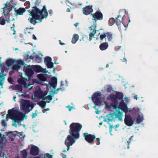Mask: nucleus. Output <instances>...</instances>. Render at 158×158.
I'll return each mask as SVG.
<instances>
[{"mask_svg": "<svg viewBox=\"0 0 158 158\" xmlns=\"http://www.w3.org/2000/svg\"><path fill=\"white\" fill-rule=\"evenodd\" d=\"M121 60L123 62H125L126 64L127 63V61L125 57H124L123 59H121Z\"/></svg>", "mask_w": 158, "mask_h": 158, "instance_id": "6e6d98bb", "label": "nucleus"}, {"mask_svg": "<svg viewBox=\"0 0 158 158\" xmlns=\"http://www.w3.org/2000/svg\"><path fill=\"white\" fill-rule=\"evenodd\" d=\"M124 120V123L127 126L130 127L133 125L134 122L132 117L129 114L125 113Z\"/></svg>", "mask_w": 158, "mask_h": 158, "instance_id": "f8f14e48", "label": "nucleus"}, {"mask_svg": "<svg viewBox=\"0 0 158 158\" xmlns=\"http://www.w3.org/2000/svg\"><path fill=\"white\" fill-rule=\"evenodd\" d=\"M41 71L43 72H41L47 73V71L46 69H43V68Z\"/></svg>", "mask_w": 158, "mask_h": 158, "instance_id": "bf43d9fd", "label": "nucleus"}, {"mask_svg": "<svg viewBox=\"0 0 158 158\" xmlns=\"http://www.w3.org/2000/svg\"><path fill=\"white\" fill-rule=\"evenodd\" d=\"M101 95V93L100 92H96L92 95L91 99L93 102L94 103L95 106L94 108L97 106H98L101 104V101L99 97Z\"/></svg>", "mask_w": 158, "mask_h": 158, "instance_id": "423d86ee", "label": "nucleus"}, {"mask_svg": "<svg viewBox=\"0 0 158 158\" xmlns=\"http://www.w3.org/2000/svg\"><path fill=\"white\" fill-rule=\"evenodd\" d=\"M5 139V135L0 133V144L2 143Z\"/></svg>", "mask_w": 158, "mask_h": 158, "instance_id": "c9c22d12", "label": "nucleus"}, {"mask_svg": "<svg viewBox=\"0 0 158 158\" xmlns=\"http://www.w3.org/2000/svg\"><path fill=\"white\" fill-rule=\"evenodd\" d=\"M6 117L13 120L15 123H13L12 125L16 127L17 124L15 123H19L20 121L23 120V115L21 112L13 108L9 110L8 114L6 115Z\"/></svg>", "mask_w": 158, "mask_h": 158, "instance_id": "7ed1b4c3", "label": "nucleus"}, {"mask_svg": "<svg viewBox=\"0 0 158 158\" xmlns=\"http://www.w3.org/2000/svg\"><path fill=\"white\" fill-rule=\"evenodd\" d=\"M107 99L108 100L111 101L113 103V105H111L114 107L115 108L116 106L118 105V100L116 99L115 96L113 94H110L107 97Z\"/></svg>", "mask_w": 158, "mask_h": 158, "instance_id": "ddd939ff", "label": "nucleus"}, {"mask_svg": "<svg viewBox=\"0 0 158 158\" xmlns=\"http://www.w3.org/2000/svg\"><path fill=\"white\" fill-rule=\"evenodd\" d=\"M49 84L54 89H55L57 84V78L55 77H53L51 79V82Z\"/></svg>", "mask_w": 158, "mask_h": 158, "instance_id": "412c9836", "label": "nucleus"}, {"mask_svg": "<svg viewBox=\"0 0 158 158\" xmlns=\"http://www.w3.org/2000/svg\"><path fill=\"white\" fill-rule=\"evenodd\" d=\"M44 92L41 91V89L39 88L38 89H36L34 93V96L35 97L39 98H42L46 95Z\"/></svg>", "mask_w": 158, "mask_h": 158, "instance_id": "2eb2a0df", "label": "nucleus"}, {"mask_svg": "<svg viewBox=\"0 0 158 158\" xmlns=\"http://www.w3.org/2000/svg\"><path fill=\"white\" fill-rule=\"evenodd\" d=\"M11 29L14 31L13 34L15 35V34L16 31L15 29H14V28H13V27H11Z\"/></svg>", "mask_w": 158, "mask_h": 158, "instance_id": "13d9d810", "label": "nucleus"}, {"mask_svg": "<svg viewBox=\"0 0 158 158\" xmlns=\"http://www.w3.org/2000/svg\"><path fill=\"white\" fill-rule=\"evenodd\" d=\"M100 39L101 40H103L104 38L105 40L107 39L109 41H112L113 38V34L110 32H104L100 36Z\"/></svg>", "mask_w": 158, "mask_h": 158, "instance_id": "1a4fd4ad", "label": "nucleus"}, {"mask_svg": "<svg viewBox=\"0 0 158 158\" xmlns=\"http://www.w3.org/2000/svg\"><path fill=\"white\" fill-rule=\"evenodd\" d=\"M123 111H120L119 110L115 109L114 113L110 114V116L107 119L109 121H114L115 118H117L119 120L122 121H123Z\"/></svg>", "mask_w": 158, "mask_h": 158, "instance_id": "39448f33", "label": "nucleus"}, {"mask_svg": "<svg viewBox=\"0 0 158 158\" xmlns=\"http://www.w3.org/2000/svg\"><path fill=\"white\" fill-rule=\"evenodd\" d=\"M12 88L13 89L17 90L20 92H22L23 90L22 86L18 84L13 85L12 86Z\"/></svg>", "mask_w": 158, "mask_h": 158, "instance_id": "bb28decb", "label": "nucleus"}, {"mask_svg": "<svg viewBox=\"0 0 158 158\" xmlns=\"http://www.w3.org/2000/svg\"><path fill=\"white\" fill-rule=\"evenodd\" d=\"M35 59L38 63H40L41 61V58L37 55H36Z\"/></svg>", "mask_w": 158, "mask_h": 158, "instance_id": "c03bdc74", "label": "nucleus"}, {"mask_svg": "<svg viewBox=\"0 0 158 158\" xmlns=\"http://www.w3.org/2000/svg\"><path fill=\"white\" fill-rule=\"evenodd\" d=\"M133 136H131L130 138L129 139V141H127V142H126L125 143V145H126L127 146V149H129V144L131 143V139L133 138Z\"/></svg>", "mask_w": 158, "mask_h": 158, "instance_id": "ea45409f", "label": "nucleus"}, {"mask_svg": "<svg viewBox=\"0 0 158 158\" xmlns=\"http://www.w3.org/2000/svg\"><path fill=\"white\" fill-rule=\"evenodd\" d=\"M39 149L36 146L32 145L30 150V154L33 156H37L39 152Z\"/></svg>", "mask_w": 158, "mask_h": 158, "instance_id": "f3484780", "label": "nucleus"}, {"mask_svg": "<svg viewBox=\"0 0 158 158\" xmlns=\"http://www.w3.org/2000/svg\"><path fill=\"white\" fill-rule=\"evenodd\" d=\"M91 15L93 17L92 19L95 21L93 24L96 23V22L97 21L102 20L103 19V14L100 11H97L94 14H91Z\"/></svg>", "mask_w": 158, "mask_h": 158, "instance_id": "6e6552de", "label": "nucleus"}, {"mask_svg": "<svg viewBox=\"0 0 158 158\" xmlns=\"http://www.w3.org/2000/svg\"><path fill=\"white\" fill-rule=\"evenodd\" d=\"M28 11L30 12L31 16V17H29L28 20L31 23L34 25L38 23L37 20H39L40 22H41L42 20L46 17L48 15V12L45 6H43L41 10L36 6H34L31 11L28 10Z\"/></svg>", "mask_w": 158, "mask_h": 158, "instance_id": "f03ea898", "label": "nucleus"}, {"mask_svg": "<svg viewBox=\"0 0 158 158\" xmlns=\"http://www.w3.org/2000/svg\"><path fill=\"white\" fill-rule=\"evenodd\" d=\"M79 24V23H77L74 24V26L77 27V26H78Z\"/></svg>", "mask_w": 158, "mask_h": 158, "instance_id": "69168bd1", "label": "nucleus"}, {"mask_svg": "<svg viewBox=\"0 0 158 158\" xmlns=\"http://www.w3.org/2000/svg\"><path fill=\"white\" fill-rule=\"evenodd\" d=\"M96 23H94L91 26L89 27V28L90 30H92V32H90L89 34V41H91L92 40V38L94 36L95 34L96 33Z\"/></svg>", "mask_w": 158, "mask_h": 158, "instance_id": "4468645a", "label": "nucleus"}, {"mask_svg": "<svg viewBox=\"0 0 158 158\" xmlns=\"http://www.w3.org/2000/svg\"><path fill=\"white\" fill-rule=\"evenodd\" d=\"M59 41L60 42V44L61 45H64V44H65L64 43H62L61 42V40H59Z\"/></svg>", "mask_w": 158, "mask_h": 158, "instance_id": "0e129e2a", "label": "nucleus"}, {"mask_svg": "<svg viewBox=\"0 0 158 158\" xmlns=\"http://www.w3.org/2000/svg\"><path fill=\"white\" fill-rule=\"evenodd\" d=\"M1 124L2 126L4 127L6 126V124L5 122V120L4 119H3L2 120Z\"/></svg>", "mask_w": 158, "mask_h": 158, "instance_id": "09e8293b", "label": "nucleus"}, {"mask_svg": "<svg viewBox=\"0 0 158 158\" xmlns=\"http://www.w3.org/2000/svg\"><path fill=\"white\" fill-rule=\"evenodd\" d=\"M37 112V110H36L35 111V113H33L31 115L32 118H35L36 116H37V114L36 113V112Z\"/></svg>", "mask_w": 158, "mask_h": 158, "instance_id": "603ef678", "label": "nucleus"}, {"mask_svg": "<svg viewBox=\"0 0 158 158\" xmlns=\"http://www.w3.org/2000/svg\"><path fill=\"white\" fill-rule=\"evenodd\" d=\"M112 88L111 87L109 86H108L107 88L106 89V91L108 93H110L111 92Z\"/></svg>", "mask_w": 158, "mask_h": 158, "instance_id": "a18cd8bd", "label": "nucleus"}, {"mask_svg": "<svg viewBox=\"0 0 158 158\" xmlns=\"http://www.w3.org/2000/svg\"><path fill=\"white\" fill-rule=\"evenodd\" d=\"M83 136L85 140L88 143L91 144L94 143V140L96 138L95 135L89 134L88 133L85 132L84 133Z\"/></svg>", "mask_w": 158, "mask_h": 158, "instance_id": "9d476101", "label": "nucleus"}, {"mask_svg": "<svg viewBox=\"0 0 158 158\" xmlns=\"http://www.w3.org/2000/svg\"><path fill=\"white\" fill-rule=\"evenodd\" d=\"M5 19H6V21L8 23H9L10 20V19L9 18H8L7 19H6V18H5Z\"/></svg>", "mask_w": 158, "mask_h": 158, "instance_id": "e2e57ef3", "label": "nucleus"}, {"mask_svg": "<svg viewBox=\"0 0 158 158\" xmlns=\"http://www.w3.org/2000/svg\"><path fill=\"white\" fill-rule=\"evenodd\" d=\"M79 39V36L77 34H75L73 36V37L72 39V43L73 44H75L77 42V41Z\"/></svg>", "mask_w": 158, "mask_h": 158, "instance_id": "c756f323", "label": "nucleus"}, {"mask_svg": "<svg viewBox=\"0 0 158 158\" xmlns=\"http://www.w3.org/2000/svg\"><path fill=\"white\" fill-rule=\"evenodd\" d=\"M7 135H8L10 137H15L16 136V135H15L13 134V132L10 131L8 132L7 134Z\"/></svg>", "mask_w": 158, "mask_h": 158, "instance_id": "37998d69", "label": "nucleus"}, {"mask_svg": "<svg viewBox=\"0 0 158 158\" xmlns=\"http://www.w3.org/2000/svg\"><path fill=\"white\" fill-rule=\"evenodd\" d=\"M25 72L26 75L29 78H30L34 73L32 66H27L25 69Z\"/></svg>", "mask_w": 158, "mask_h": 158, "instance_id": "dca6fc26", "label": "nucleus"}, {"mask_svg": "<svg viewBox=\"0 0 158 158\" xmlns=\"http://www.w3.org/2000/svg\"><path fill=\"white\" fill-rule=\"evenodd\" d=\"M38 78L41 81H47V78L45 75L42 74H39L37 75Z\"/></svg>", "mask_w": 158, "mask_h": 158, "instance_id": "c85d7f7f", "label": "nucleus"}, {"mask_svg": "<svg viewBox=\"0 0 158 158\" xmlns=\"http://www.w3.org/2000/svg\"><path fill=\"white\" fill-rule=\"evenodd\" d=\"M115 97L116 99L119 100L123 99V93L119 92H117L115 94Z\"/></svg>", "mask_w": 158, "mask_h": 158, "instance_id": "a878e982", "label": "nucleus"}, {"mask_svg": "<svg viewBox=\"0 0 158 158\" xmlns=\"http://www.w3.org/2000/svg\"><path fill=\"white\" fill-rule=\"evenodd\" d=\"M69 128V132L70 135H68L64 142L67 147L68 151L70 148V146L75 142L76 139L79 138V132L82 128V125L78 123H73L70 125Z\"/></svg>", "mask_w": 158, "mask_h": 158, "instance_id": "f257e3e1", "label": "nucleus"}, {"mask_svg": "<svg viewBox=\"0 0 158 158\" xmlns=\"http://www.w3.org/2000/svg\"><path fill=\"white\" fill-rule=\"evenodd\" d=\"M24 5H26V9L28 8L30 6V3L29 2H26L24 3Z\"/></svg>", "mask_w": 158, "mask_h": 158, "instance_id": "49530a36", "label": "nucleus"}, {"mask_svg": "<svg viewBox=\"0 0 158 158\" xmlns=\"http://www.w3.org/2000/svg\"><path fill=\"white\" fill-rule=\"evenodd\" d=\"M32 37H33V39L35 40H36L37 39L36 37L35 36V35L34 34L33 35Z\"/></svg>", "mask_w": 158, "mask_h": 158, "instance_id": "680f3d73", "label": "nucleus"}, {"mask_svg": "<svg viewBox=\"0 0 158 158\" xmlns=\"http://www.w3.org/2000/svg\"><path fill=\"white\" fill-rule=\"evenodd\" d=\"M15 60L13 59L10 58L6 60V63L8 67H10L15 63Z\"/></svg>", "mask_w": 158, "mask_h": 158, "instance_id": "5701e85b", "label": "nucleus"}, {"mask_svg": "<svg viewBox=\"0 0 158 158\" xmlns=\"http://www.w3.org/2000/svg\"><path fill=\"white\" fill-rule=\"evenodd\" d=\"M39 3H40V2H39L38 0H36L35 1V6H36L37 7V6H39Z\"/></svg>", "mask_w": 158, "mask_h": 158, "instance_id": "4d7b16f0", "label": "nucleus"}, {"mask_svg": "<svg viewBox=\"0 0 158 158\" xmlns=\"http://www.w3.org/2000/svg\"><path fill=\"white\" fill-rule=\"evenodd\" d=\"M13 3V1L9 2L8 4V6L7 4L5 5L4 7L3 8V15L4 16L8 15L10 12L11 11L10 8L11 7L13 8L14 7V5H12L11 4Z\"/></svg>", "mask_w": 158, "mask_h": 158, "instance_id": "9b49d317", "label": "nucleus"}, {"mask_svg": "<svg viewBox=\"0 0 158 158\" xmlns=\"http://www.w3.org/2000/svg\"><path fill=\"white\" fill-rule=\"evenodd\" d=\"M124 16V15L122 17L120 15H118L116 19V24L117 26L120 25L121 23H122L125 27H127L126 25L124 24L123 21V18Z\"/></svg>", "mask_w": 158, "mask_h": 158, "instance_id": "aec40b11", "label": "nucleus"}, {"mask_svg": "<svg viewBox=\"0 0 158 158\" xmlns=\"http://www.w3.org/2000/svg\"><path fill=\"white\" fill-rule=\"evenodd\" d=\"M21 153L23 157L24 158H26L27 156V153L26 150H23L21 152Z\"/></svg>", "mask_w": 158, "mask_h": 158, "instance_id": "4c0bfd02", "label": "nucleus"}, {"mask_svg": "<svg viewBox=\"0 0 158 158\" xmlns=\"http://www.w3.org/2000/svg\"><path fill=\"white\" fill-rule=\"evenodd\" d=\"M37 104L41 106L42 109L45 108L46 105V102L44 101H41L37 102Z\"/></svg>", "mask_w": 158, "mask_h": 158, "instance_id": "7c9ffc66", "label": "nucleus"}, {"mask_svg": "<svg viewBox=\"0 0 158 158\" xmlns=\"http://www.w3.org/2000/svg\"><path fill=\"white\" fill-rule=\"evenodd\" d=\"M4 70L2 69L1 72H0V85L2 86L3 85V82L5 79V76L6 75V74H3V72Z\"/></svg>", "mask_w": 158, "mask_h": 158, "instance_id": "4be33fe9", "label": "nucleus"}, {"mask_svg": "<svg viewBox=\"0 0 158 158\" xmlns=\"http://www.w3.org/2000/svg\"><path fill=\"white\" fill-rule=\"evenodd\" d=\"M52 59L51 57L49 56H47L45 58L44 62L46 64L52 62Z\"/></svg>", "mask_w": 158, "mask_h": 158, "instance_id": "72a5a7b5", "label": "nucleus"}, {"mask_svg": "<svg viewBox=\"0 0 158 158\" xmlns=\"http://www.w3.org/2000/svg\"><path fill=\"white\" fill-rule=\"evenodd\" d=\"M96 141L97 142V143H96V144L97 145H99L100 144V139L99 138H97L96 139Z\"/></svg>", "mask_w": 158, "mask_h": 158, "instance_id": "3c124183", "label": "nucleus"}, {"mask_svg": "<svg viewBox=\"0 0 158 158\" xmlns=\"http://www.w3.org/2000/svg\"><path fill=\"white\" fill-rule=\"evenodd\" d=\"M34 58V56L32 55H30L29 57V59H33Z\"/></svg>", "mask_w": 158, "mask_h": 158, "instance_id": "052dcab7", "label": "nucleus"}, {"mask_svg": "<svg viewBox=\"0 0 158 158\" xmlns=\"http://www.w3.org/2000/svg\"><path fill=\"white\" fill-rule=\"evenodd\" d=\"M138 98L137 95H135L134 96V99H135V100H137L138 99Z\"/></svg>", "mask_w": 158, "mask_h": 158, "instance_id": "338daca9", "label": "nucleus"}, {"mask_svg": "<svg viewBox=\"0 0 158 158\" xmlns=\"http://www.w3.org/2000/svg\"><path fill=\"white\" fill-rule=\"evenodd\" d=\"M18 83L20 84H22L25 85V87L26 88H28L30 85V84H26V82L23 79L20 78L18 80Z\"/></svg>", "mask_w": 158, "mask_h": 158, "instance_id": "cd10ccee", "label": "nucleus"}, {"mask_svg": "<svg viewBox=\"0 0 158 158\" xmlns=\"http://www.w3.org/2000/svg\"><path fill=\"white\" fill-rule=\"evenodd\" d=\"M20 66L17 64H13L12 67L13 70H16L18 71L20 68Z\"/></svg>", "mask_w": 158, "mask_h": 158, "instance_id": "e433bc0d", "label": "nucleus"}, {"mask_svg": "<svg viewBox=\"0 0 158 158\" xmlns=\"http://www.w3.org/2000/svg\"><path fill=\"white\" fill-rule=\"evenodd\" d=\"M15 13V15L16 16H17L18 15H22L23 13L26 11V10L24 8H20L18 9H16V8L14 9Z\"/></svg>", "mask_w": 158, "mask_h": 158, "instance_id": "6ab92c4d", "label": "nucleus"}, {"mask_svg": "<svg viewBox=\"0 0 158 158\" xmlns=\"http://www.w3.org/2000/svg\"><path fill=\"white\" fill-rule=\"evenodd\" d=\"M6 19L4 18H2V17L0 18V24L1 25H3L6 23Z\"/></svg>", "mask_w": 158, "mask_h": 158, "instance_id": "79ce46f5", "label": "nucleus"}, {"mask_svg": "<svg viewBox=\"0 0 158 158\" xmlns=\"http://www.w3.org/2000/svg\"><path fill=\"white\" fill-rule=\"evenodd\" d=\"M15 63H17V64L18 65H19L20 66L21 65H23L25 63L24 61L22 60H15Z\"/></svg>", "mask_w": 158, "mask_h": 158, "instance_id": "58836bf2", "label": "nucleus"}, {"mask_svg": "<svg viewBox=\"0 0 158 158\" xmlns=\"http://www.w3.org/2000/svg\"><path fill=\"white\" fill-rule=\"evenodd\" d=\"M143 120V116L138 115L136 119V123H139Z\"/></svg>", "mask_w": 158, "mask_h": 158, "instance_id": "473e14b6", "label": "nucleus"}, {"mask_svg": "<svg viewBox=\"0 0 158 158\" xmlns=\"http://www.w3.org/2000/svg\"><path fill=\"white\" fill-rule=\"evenodd\" d=\"M32 69L34 71L37 73L41 72H43L41 71L42 68L40 66L36 65H32Z\"/></svg>", "mask_w": 158, "mask_h": 158, "instance_id": "393cba45", "label": "nucleus"}, {"mask_svg": "<svg viewBox=\"0 0 158 158\" xmlns=\"http://www.w3.org/2000/svg\"><path fill=\"white\" fill-rule=\"evenodd\" d=\"M53 94L52 95L50 94L47 97H44V98H43V100H44L48 99L49 100L48 102L50 103L52 100V97L53 96Z\"/></svg>", "mask_w": 158, "mask_h": 158, "instance_id": "2f4dec72", "label": "nucleus"}, {"mask_svg": "<svg viewBox=\"0 0 158 158\" xmlns=\"http://www.w3.org/2000/svg\"><path fill=\"white\" fill-rule=\"evenodd\" d=\"M31 29L32 30H33L34 28L31 27L30 28H26V31H27V33H31V32L30 31H29V30H30Z\"/></svg>", "mask_w": 158, "mask_h": 158, "instance_id": "8fccbe9b", "label": "nucleus"}, {"mask_svg": "<svg viewBox=\"0 0 158 158\" xmlns=\"http://www.w3.org/2000/svg\"><path fill=\"white\" fill-rule=\"evenodd\" d=\"M93 10L92 6H86L85 7L82 8L83 13L87 15L90 14L93 12Z\"/></svg>", "mask_w": 158, "mask_h": 158, "instance_id": "a211bd4d", "label": "nucleus"}, {"mask_svg": "<svg viewBox=\"0 0 158 158\" xmlns=\"http://www.w3.org/2000/svg\"><path fill=\"white\" fill-rule=\"evenodd\" d=\"M112 128H113V126L112 125H110V126H109V128H110V131H111L112 130Z\"/></svg>", "mask_w": 158, "mask_h": 158, "instance_id": "774afa93", "label": "nucleus"}, {"mask_svg": "<svg viewBox=\"0 0 158 158\" xmlns=\"http://www.w3.org/2000/svg\"><path fill=\"white\" fill-rule=\"evenodd\" d=\"M48 68H53V63L52 62L46 64Z\"/></svg>", "mask_w": 158, "mask_h": 158, "instance_id": "a19ab883", "label": "nucleus"}, {"mask_svg": "<svg viewBox=\"0 0 158 158\" xmlns=\"http://www.w3.org/2000/svg\"><path fill=\"white\" fill-rule=\"evenodd\" d=\"M104 103L106 107L108 108H110L111 107V105H108L107 102H105Z\"/></svg>", "mask_w": 158, "mask_h": 158, "instance_id": "5fc2aeb1", "label": "nucleus"}, {"mask_svg": "<svg viewBox=\"0 0 158 158\" xmlns=\"http://www.w3.org/2000/svg\"><path fill=\"white\" fill-rule=\"evenodd\" d=\"M8 81L11 84H12L14 82L13 78L11 77H9L8 79Z\"/></svg>", "mask_w": 158, "mask_h": 158, "instance_id": "de8ad7c7", "label": "nucleus"}, {"mask_svg": "<svg viewBox=\"0 0 158 158\" xmlns=\"http://www.w3.org/2000/svg\"><path fill=\"white\" fill-rule=\"evenodd\" d=\"M21 103V109L26 113H28L32 110L34 105L28 100H23Z\"/></svg>", "mask_w": 158, "mask_h": 158, "instance_id": "20e7f679", "label": "nucleus"}, {"mask_svg": "<svg viewBox=\"0 0 158 158\" xmlns=\"http://www.w3.org/2000/svg\"><path fill=\"white\" fill-rule=\"evenodd\" d=\"M52 156L49 154H47L46 156V158H52Z\"/></svg>", "mask_w": 158, "mask_h": 158, "instance_id": "864d4df0", "label": "nucleus"}, {"mask_svg": "<svg viewBox=\"0 0 158 158\" xmlns=\"http://www.w3.org/2000/svg\"><path fill=\"white\" fill-rule=\"evenodd\" d=\"M109 23L110 26L113 25L114 23H116V20H115L114 18H111L109 19Z\"/></svg>", "mask_w": 158, "mask_h": 158, "instance_id": "f704fd0d", "label": "nucleus"}, {"mask_svg": "<svg viewBox=\"0 0 158 158\" xmlns=\"http://www.w3.org/2000/svg\"><path fill=\"white\" fill-rule=\"evenodd\" d=\"M109 47L108 44L106 42L101 43L99 45V48L101 51H104Z\"/></svg>", "mask_w": 158, "mask_h": 158, "instance_id": "b1692460", "label": "nucleus"}, {"mask_svg": "<svg viewBox=\"0 0 158 158\" xmlns=\"http://www.w3.org/2000/svg\"><path fill=\"white\" fill-rule=\"evenodd\" d=\"M114 108L117 110H121L125 113H127L128 112H131V110H129V109L127 107V104L124 102L123 99L122 100L118 106L117 105L116 108Z\"/></svg>", "mask_w": 158, "mask_h": 158, "instance_id": "0eeeda50", "label": "nucleus"}]
</instances>
